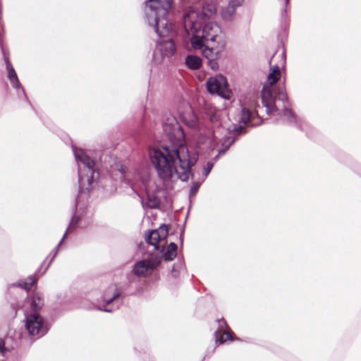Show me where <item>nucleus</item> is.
<instances>
[{
	"instance_id": "1",
	"label": "nucleus",
	"mask_w": 361,
	"mask_h": 361,
	"mask_svg": "<svg viewBox=\"0 0 361 361\" xmlns=\"http://www.w3.org/2000/svg\"><path fill=\"white\" fill-rule=\"evenodd\" d=\"M149 156L163 183L171 181L174 175H177L182 182H188L190 177L194 178L192 168L195 165L197 157H191L188 149L181 154L178 147L163 146L162 150L159 148L150 150Z\"/></svg>"
},
{
	"instance_id": "2",
	"label": "nucleus",
	"mask_w": 361,
	"mask_h": 361,
	"mask_svg": "<svg viewBox=\"0 0 361 361\" xmlns=\"http://www.w3.org/2000/svg\"><path fill=\"white\" fill-rule=\"evenodd\" d=\"M145 8V20L160 39L159 51L163 58L170 57L176 51V45L171 35L173 24L169 16L173 12V0H147Z\"/></svg>"
},
{
	"instance_id": "3",
	"label": "nucleus",
	"mask_w": 361,
	"mask_h": 361,
	"mask_svg": "<svg viewBox=\"0 0 361 361\" xmlns=\"http://www.w3.org/2000/svg\"><path fill=\"white\" fill-rule=\"evenodd\" d=\"M186 26L195 30V34L188 40L195 49H200L202 55L208 60V66L213 71H217L219 63L217 60L221 57L226 42L221 35V27L217 24L209 23L202 30V35L197 36L193 23L188 22Z\"/></svg>"
},
{
	"instance_id": "4",
	"label": "nucleus",
	"mask_w": 361,
	"mask_h": 361,
	"mask_svg": "<svg viewBox=\"0 0 361 361\" xmlns=\"http://www.w3.org/2000/svg\"><path fill=\"white\" fill-rule=\"evenodd\" d=\"M261 98L262 103L266 108V112L268 115L279 111V109L276 106V102H281L283 110L281 112H279L278 115L283 117V123L307 133L309 125L298 118L290 109L291 104L286 91L279 90V91L277 92V94L274 96L271 90H266V89L264 88L262 90Z\"/></svg>"
},
{
	"instance_id": "5",
	"label": "nucleus",
	"mask_w": 361,
	"mask_h": 361,
	"mask_svg": "<svg viewBox=\"0 0 361 361\" xmlns=\"http://www.w3.org/2000/svg\"><path fill=\"white\" fill-rule=\"evenodd\" d=\"M73 152L78 163L84 166V169H78V193L75 200V209L78 206L79 195L88 194L93 188V183L99 177V172L94 169L95 163L82 149H77L72 145Z\"/></svg>"
},
{
	"instance_id": "6",
	"label": "nucleus",
	"mask_w": 361,
	"mask_h": 361,
	"mask_svg": "<svg viewBox=\"0 0 361 361\" xmlns=\"http://www.w3.org/2000/svg\"><path fill=\"white\" fill-rule=\"evenodd\" d=\"M44 305V300L39 296H33L30 302L32 312L25 315V326L30 336L38 339L47 334L50 329L48 322L38 312Z\"/></svg>"
},
{
	"instance_id": "7",
	"label": "nucleus",
	"mask_w": 361,
	"mask_h": 361,
	"mask_svg": "<svg viewBox=\"0 0 361 361\" xmlns=\"http://www.w3.org/2000/svg\"><path fill=\"white\" fill-rule=\"evenodd\" d=\"M216 13V6L214 4H208L202 6V11L196 13L195 19L193 18L189 13L183 15V31H184V40L187 41L190 37L195 34V30L190 29L186 26L188 22L191 21L194 24L195 28V33L197 36L202 35V30L205 25L209 23L216 24L212 21L210 18Z\"/></svg>"
},
{
	"instance_id": "8",
	"label": "nucleus",
	"mask_w": 361,
	"mask_h": 361,
	"mask_svg": "<svg viewBox=\"0 0 361 361\" xmlns=\"http://www.w3.org/2000/svg\"><path fill=\"white\" fill-rule=\"evenodd\" d=\"M163 131L166 137L171 142L172 147H178L183 152L187 148L182 147L185 140L183 127L175 118H168L162 123Z\"/></svg>"
},
{
	"instance_id": "9",
	"label": "nucleus",
	"mask_w": 361,
	"mask_h": 361,
	"mask_svg": "<svg viewBox=\"0 0 361 361\" xmlns=\"http://www.w3.org/2000/svg\"><path fill=\"white\" fill-rule=\"evenodd\" d=\"M207 90L210 94H217L226 99H230L232 95L226 78L221 75L210 77L207 81Z\"/></svg>"
},
{
	"instance_id": "10",
	"label": "nucleus",
	"mask_w": 361,
	"mask_h": 361,
	"mask_svg": "<svg viewBox=\"0 0 361 361\" xmlns=\"http://www.w3.org/2000/svg\"><path fill=\"white\" fill-rule=\"evenodd\" d=\"M281 75V71L278 65L271 67L270 72L267 76V82L269 86L264 85L262 90L265 88L266 90H271L274 96L277 94V92L279 90L286 91L284 84L281 87L276 85V82L280 79Z\"/></svg>"
},
{
	"instance_id": "11",
	"label": "nucleus",
	"mask_w": 361,
	"mask_h": 361,
	"mask_svg": "<svg viewBox=\"0 0 361 361\" xmlns=\"http://www.w3.org/2000/svg\"><path fill=\"white\" fill-rule=\"evenodd\" d=\"M116 285L124 299L127 296L135 294L137 292V282L132 275L128 276L126 281L116 283Z\"/></svg>"
},
{
	"instance_id": "12",
	"label": "nucleus",
	"mask_w": 361,
	"mask_h": 361,
	"mask_svg": "<svg viewBox=\"0 0 361 361\" xmlns=\"http://www.w3.org/2000/svg\"><path fill=\"white\" fill-rule=\"evenodd\" d=\"M154 247L159 254H161L164 260L166 262H171L177 256L178 245L176 243H170L166 248L165 246L159 244L154 245Z\"/></svg>"
},
{
	"instance_id": "13",
	"label": "nucleus",
	"mask_w": 361,
	"mask_h": 361,
	"mask_svg": "<svg viewBox=\"0 0 361 361\" xmlns=\"http://www.w3.org/2000/svg\"><path fill=\"white\" fill-rule=\"evenodd\" d=\"M116 283H111L104 290L101 297L102 304L96 306L95 310L109 313H112L116 310V307H109V301H107L108 298H111Z\"/></svg>"
},
{
	"instance_id": "14",
	"label": "nucleus",
	"mask_w": 361,
	"mask_h": 361,
	"mask_svg": "<svg viewBox=\"0 0 361 361\" xmlns=\"http://www.w3.org/2000/svg\"><path fill=\"white\" fill-rule=\"evenodd\" d=\"M169 227L168 225L163 224H161L158 228L153 229V230H149L145 233V241L147 243L151 245H154V242L152 241V233L158 232L159 235L161 237L163 240L167 238L169 235Z\"/></svg>"
},
{
	"instance_id": "15",
	"label": "nucleus",
	"mask_w": 361,
	"mask_h": 361,
	"mask_svg": "<svg viewBox=\"0 0 361 361\" xmlns=\"http://www.w3.org/2000/svg\"><path fill=\"white\" fill-rule=\"evenodd\" d=\"M149 260L142 259L137 262L133 267V274L138 277H144L150 269Z\"/></svg>"
},
{
	"instance_id": "16",
	"label": "nucleus",
	"mask_w": 361,
	"mask_h": 361,
	"mask_svg": "<svg viewBox=\"0 0 361 361\" xmlns=\"http://www.w3.org/2000/svg\"><path fill=\"white\" fill-rule=\"evenodd\" d=\"M340 161L347 166L353 173L361 177V164L349 155H343Z\"/></svg>"
},
{
	"instance_id": "17",
	"label": "nucleus",
	"mask_w": 361,
	"mask_h": 361,
	"mask_svg": "<svg viewBox=\"0 0 361 361\" xmlns=\"http://www.w3.org/2000/svg\"><path fill=\"white\" fill-rule=\"evenodd\" d=\"M42 267V265L37 269L34 274L29 276L26 281H20L17 284L14 283L13 286H17L24 290H29L32 286L37 284L38 280L37 275L40 273Z\"/></svg>"
},
{
	"instance_id": "18",
	"label": "nucleus",
	"mask_w": 361,
	"mask_h": 361,
	"mask_svg": "<svg viewBox=\"0 0 361 361\" xmlns=\"http://www.w3.org/2000/svg\"><path fill=\"white\" fill-rule=\"evenodd\" d=\"M238 140L236 136L226 135L221 140V147L219 149V155H223Z\"/></svg>"
},
{
	"instance_id": "19",
	"label": "nucleus",
	"mask_w": 361,
	"mask_h": 361,
	"mask_svg": "<svg viewBox=\"0 0 361 361\" xmlns=\"http://www.w3.org/2000/svg\"><path fill=\"white\" fill-rule=\"evenodd\" d=\"M124 298L121 295L119 289L116 284L114 292L111 298H108L109 307H116V310L119 309L121 305L123 303Z\"/></svg>"
},
{
	"instance_id": "20",
	"label": "nucleus",
	"mask_w": 361,
	"mask_h": 361,
	"mask_svg": "<svg viewBox=\"0 0 361 361\" xmlns=\"http://www.w3.org/2000/svg\"><path fill=\"white\" fill-rule=\"evenodd\" d=\"M142 207L148 209H158L160 207L161 201L154 193H147L146 200L141 201Z\"/></svg>"
},
{
	"instance_id": "21",
	"label": "nucleus",
	"mask_w": 361,
	"mask_h": 361,
	"mask_svg": "<svg viewBox=\"0 0 361 361\" xmlns=\"http://www.w3.org/2000/svg\"><path fill=\"white\" fill-rule=\"evenodd\" d=\"M202 59L196 55H188L185 59V66L190 70H197L202 66Z\"/></svg>"
},
{
	"instance_id": "22",
	"label": "nucleus",
	"mask_w": 361,
	"mask_h": 361,
	"mask_svg": "<svg viewBox=\"0 0 361 361\" xmlns=\"http://www.w3.org/2000/svg\"><path fill=\"white\" fill-rule=\"evenodd\" d=\"M246 126H245L244 124L241 125V123L233 124L228 128V134L231 135L232 133H234L235 135L233 136H236L239 138L240 135L247 133Z\"/></svg>"
},
{
	"instance_id": "23",
	"label": "nucleus",
	"mask_w": 361,
	"mask_h": 361,
	"mask_svg": "<svg viewBox=\"0 0 361 361\" xmlns=\"http://www.w3.org/2000/svg\"><path fill=\"white\" fill-rule=\"evenodd\" d=\"M252 117V113L246 107L241 109L240 118L238 119L239 123H243L245 126H249Z\"/></svg>"
},
{
	"instance_id": "24",
	"label": "nucleus",
	"mask_w": 361,
	"mask_h": 361,
	"mask_svg": "<svg viewBox=\"0 0 361 361\" xmlns=\"http://www.w3.org/2000/svg\"><path fill=\"white\" fill-rule=\"evenodd\" d=\"M68 233V228H66L62 238L61 239V240L59 241V243L57 244V245L51 250L50 255H52L51 259L49 260V263L47 264V267L44 268V271H42V273H41V275H43L44 274H45V272L47 271V270L48 269L49 267L50 266V264H51L53 259H54V257L56 256L57 253H58V250H59V246L61 245V243H63V241L64 240V239L66 238L67 235Z\"/></svg>"
},
{
	"instance_id": "25",
	"label": "nucleus",
	"mask_w": 361,
	"mask_h": 361,
	"mask_svg": "<svg viewBox=\"0 0 361 361\" xmlns=\"http://www.w3.org/2000/svg\"><path fill=\"white\" fill-rule=\"evenodd\" d=\"M235 8L232 6H226L221 10V17L226 21H231L234 18L235 14Z\"/></svg>"
},
{
	"instance_id": "26",
	"label": "nucleus",
	"mask_w": 361,
	"mask_h": 361,
	"mask_svg": "<svg viewBox=\"0 0 361 361\" xmlns=\"http://www.w3.org/2000/svg\"><path fill=\"white\" fill-rule=\"evenodd\" d=\"M164 259L161 254L159 255H151L147 260H149V263L151 264L150 269L151 271L154 270L157 267H158L162 260Z\"/></svg>"
},
{
	"instance_id": "27",
	"label": "nucleus",
	"mask_w": 361,
	"mask_h": 361,
	"mask_svg": "<svg viewBox=\"0 0 361 361\" xmlns=\"http://www.w3.org/2000/svg\"><path fill=\"white\" fill-rule=\"evenodd\" d=\"M204 182V180H196L192 183V185L190 188L189 197H195L201 185Z\"/></svg>"
},
{
	"instance_id": "28",
	"label": "nucleus",
	"mask_w": 361,
	"mask_h": 361,
	"mask_svg": "<svg viewBox=\"0 0 361 361\" xmlns=\"http://www.w3.org/2000/svg\"><path fill=\"white\" fill-rule=\"evenodd\" d=\"M224 335H225L224 333L221 334L219 329H216L214 331V338H215L216 346L214 347L213 351L215 350L216 346H218L219 345L223 344L224 343L226 342V339L224 338Z\"/></svg>"
},
{
	"instance_id": "29",
	"label": "nucleus",
	"mask_w": 361,
	"mask_h": 361,
	"mask_svg": "<svg viewBox=\"0 0 361 361\" xmlns=\"http://www.w3.org/2000/svg\"><path fill=\"white\" fill-rule=\"evenodd\" d=\"M184 267V262L183 259H178V262L173 265L172 267V274L174 278L178 277L180 270L182 269Z\"/></svg>"
},
{
	"instance_id": "30",
	"label": "nucleus",
	"mask_w": 361,
	"mask_h": 361,
	"mask_svg": "<svg viewBox=\"0 0 361 361\" xmlns=\"http://www.w3.org/2000/svg\"><path fill=\"white\" fill-rule=\"evenodd\" d=\"M214 167V164L212 161H207L206 165L203 167V175L207 177Z\"/></svg>"
},
{
	"instance_id": "31",
	"label": "nucleus",
	"mask_w": 361,
	"mask_h": 361,
	"mask_svg": "<svg viewBox=\"0 0 361 361\" xmlns=\"http://www.w3.org/2000/svg\"><path fill=\"white\" fill-rule=\"evenodd\" d=\"M80 220V217L79 216H76L74 214L71 219V221H70L67 228H68V230H69L71 226H76V225L78 224Z\"/></svg>"
},
{
	"instance_id": "32",
	"label": "nucleus",
	"mask_w": 361,
	"mask_h": 361,
	"mask_svg": "<svg viewBox=\"0 0 361 361\" xmlns=\"http://www.w3.org/2000/svg\"><path fill=\"white\" fill-rule=\"evenodd\" d=\"M216 322H218L219 328L218 329L219 331L222 330L224 328L229 329V326L226 322V321L224 319V318H221L219 319H217Z\"/></svg>"
},
{
	"instance_id": "33",
	"label": "nucleus",
	"mask_w": 361,
	"mask_h": 361,
	"mask_svg": "<svg viewBox=\"0 0 361 361\" xmlns=\"http://www.w3.org/2000/svg\"><path fill=\"white\" fill-rule=\"evenodd\" d=\"M8 351L4 340L0 338V353L4 356Z\"/></svg>"
},
{
	"instance_id": "34",
	"label": "nucleus",
	"mask_w": 361,
	"mask_h": 361,
	"mask_svg": "<svg viewBox=\"0 0 361 361\" xmlns=\"http://www.w3.org/2000/svg\"><path fill=\"white\" fill-rule=\"evenodd\" d=\"M152 241L154 242V244H158L157 243L158 242L163 240V239L159 235V234L157 231L154 232V233H152Z\"/></svg>"
},
{
	"instance_id": "35",
	"label": "nucleus",
	"mask_w": 361,
	"mask_h": 361,
	"mask_svg": "<svg viewBox=\"0 0 361 361\" xmlns=\"http://www.w3.org/2000/svg\"><path fill=\"white\" fill-rule=\"evenodd\" d=\"M243 0H230L228 5L229 6H232L236 9L237 7L241 6Z\"/></svg>"
},
{
	"instance_id": "36",
	"label": "nucleus",
	"mask_w": 361,
	"mask_h": 361,
	"mask_svg": "<svg viewBox=\"0 0 361 361\" xmlns=\"http://www.w3.org/2000/svg\"><path fill=\"white\" fill-rule=\"evenodd\" d=\"M224 334L226 336V340H228V341H233L235 339V340H239V338H237V337L234 338L233 337V334L231 333V332H228H228L224 333Z\"/></svg>"
},
{
	"instance_id": "37",
	"label": "nucleus",
	"mask_w": 361,
	"mask_h": 361,
	"mask_svg": "<svg viewBox=\"0 0 361 361\" xmlns=\"http://www.w3.org/2000/svg\"><path fill=\"white\" fill-rule=\"evenodd\" d=\"M209 120L212 123H216L219 121V116L216 114H212L209 116Z\"/></svg>"
},
{
	"instance_id": "38",
	"label": "nucleus",
	"mask_w": 361,
	"mask_h": 361,
	"mask_svg": "<svg viewBox=\"0 0 361 361\" xmlns=\"http://www.w3.org/2000/svg\"><path fill=\"white\" fill-rule=\"evenodd\" d=\"M184 232H185V228L183 227L181 231H180V238H179V240H180V245H183V240H184Z\"/></svg>"
},
{
	"instance_id": "39",
	"label": "nucleus",
	"mask_w": 361,
	"mask_h": 361,
	"mask_svg": "<svg viewBox=\"0 0 361 361\" xmlns=\"http://www.w3.org/2000/svg\"><path fill=\"white\" fill-rule=\"evenodd\" d=\"M281 58L283 59V65H284L286 63V54L284 51L281 54Z\"/></svg>"
},
{
	"instance_id": "40",
	"label": "nucleus",
	"mask_w": 361,
	"mask_h": 361,
	"mask_svg": "<svg viewBox=\"0 0 361 361\" xmlns=\"http://www.w3.org/2000/svg\"><path fill=\"white\" fill-rule=\"evenodd\" d=\"M219 156H220V155H219V154H218L217 155H216V156L214 157V161H217V160L219 159Z\"/></svg>"
},
{
	"instance_id": "41",
	"label": "nucleus",
	"mask_w": 361,
	"mask_h": 361,
	"mask_svg": "<svg viewBox=\"0 0 361 361\" xmlns=\"http://www.w3.org/2000/svg\"><path fill=\"white\" fill-rule=\"evenodd\" d=\"M119 171L121 173H125V170L121 168V169H119Z\"/></svg>"
},
{
	"instance_id": "42",
	"label": "nucleus",
	"mask_w": 361,
	"mask_h": 361,
	"mask_svg": "<svg viewBox=\"0 0 361 361\" xmlns=\"http://www.w3.org/2000/svg\"><path fill=\"white\" fill-rule=\"evenodd\" d=\"M62 295H62L61 293V294H59V295H57V298H58L59 300V299H61V298H62Z\"/></svg>"
},
{
	"instance_id": "43",
	"label": "nucleus",
	"mask_w": 361,
	"mask_h": 361,
	"mask_svg": "<svg viewBox=\"0 0 361 361\" xmlns=\"http://www.w3.org/2000/svg\"><path fill=\"white\" fill-rule=\"evenodd\" d=\"M289 1H290V0H285V4H286V6H287V5L288 4Z\"/></svg>"
},
{
	"instance_id": "44",
	"label": "nucleus",
	"mask_w": 361,
	"mask_h": 361,
	"mask_svg": "<svg viewBox=\"0 0 361 361\" xmlns=\"http://www.w3.org/2000/svg\"><path fill=\"white\" fill-rule=\"evenodd\" d=\"M283 12H284V13H286V8H284V9H283Z\"/></svg>"
}]
</instances>
